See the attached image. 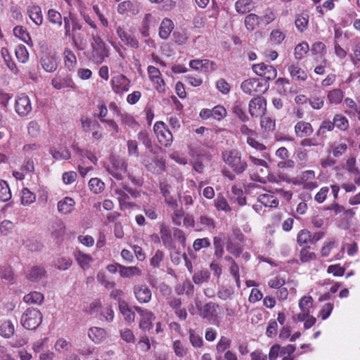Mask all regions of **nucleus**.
Wrapping results in <instances>:
<instances>
[{"label":"nucleus","mask_w":360,"mask_h":360,"mask_svg":"<svg viewBox=\"0 0 360 360\" xmlns=\"http://www.w3.org/2000/svg\"><path fill=\"white\" fill-rule=\"evenodd\" d=\"M110 56V51L105 41L99 35L91 34V51L89 59L93 63L100 65Z\"/></svg>","instance_id":"1"},{"label":"nucleus","mask_w":360,"mask_h":360,"mask_svg":"<svg viewBox=\"0 0 360 360\" xmlns=\"http://www.w3.org/2000/svg\"><path fill=\"white\" fill-rule=\"evenodd\" d=\"M223 160L237 174H242L248 167L245 161L241 160L239 153L235 150L225 151L222 154Z\"/></svg>","instance_id":"2"},{"label":"nucleus","mask_w":360,"mask_h":360,"mask_svg":"<svg viewBox=\"0 0 360 360\" xmlns=\"http://www.w3.org/2000/svg\"><path fill=\"white\" fill-rule=\"evenodd\" d=\"M42 321V314L39 310L27 308L22 314L20 323L27 330L36 329Z\"/></svg>","instance_id":"3"},{"label":"nucleus","mask_w":360,"mask_h":360,"mask_svg":"<svg viewBox=\"0 0 360 360\" xmlns=\"http://www.w3.org/2000/svg\"><path fill=\"white\" fill-rule=\"evenodd\" d=\"M153 130L160 144L165 147L171 146L173 141V136L172 132L166 129L165 124L163 122H156L153 126Z\"/></svg>","instance_id":"4"},{"label":"nucleus","mask_w":360,"mask_h":360,"mask_svg":"<svg viewBox=\"0 0 360 360\" xmlns=\"http://www.w3.org/2000/svg\"><path fill=\"white\" fill-rule=\"evenodd\" d=\"M248 112L252 117H259L266 112V100L262 96L252 98L248 104Z\"/></svg>","instance_id":"5"},{"label":"nucleus","mask_w":360,"mask_h":360,"mask_svg":"<svg viewBox=\"0 0 360 360\" xmlns=\"http://www.w3.org/2000/svg\"><path fill=\"white\" fill-rule=\"evenodd\" d=\"M111 165L107 167V171L117 180H122L127 172V163L122 158H113Z\"/></svg>","instance_id":"6"},{"label":"nucleus","mask_w":360,"mask_h":360,"mask_svg":"<svg viewBox=\"0 0 360 360\" xmlns=\"http://www.w3.org/2000/svg\"><path fill=\"white\" fill-rule=\"evenodd\" d=\"M199 315L204 319L209 321H214L217 319L219 305L214 302H210L203 306L196 304Z\"/></svg>","instance_id":"7"},{"label":"nucleus","mask_w":360,"mask_h":360,"mask_svg":"<svg viewBox=\"0 0 360 360\" xmlns=\"http://www.w3.org/2000/svg\"><path fill=\"white\" fill-rule=\"evenodd\" d=\"M252 68L257 75L264 77L266 80H272L277 75V70L274 67L264 63L253 65Z\"/></svg>","instance_id":"8"},{"label":"nucleus","mask_w":360,"mask_h":360,"mask_svg":"<svg viewBox=\"0 0 360 360\" xmlns=\"http://www.w3.org/2000/svg\"><path fill=\"white\" fill-rule=\"evenodd\" d=\"M16 112L21 117L27 115L32 109L30 98L25 94H21L15 100V105Z\"/></svg>","instance_id":"9"},{"label":"nucleus","mask_w":360,"mask_h":360,"mask_svg":"<svg viewBox=\"0 0 360 360\" xmlns=\"http://www.w3.org/2000/svg\"><path fill=\"white\" fill-rule=\"evenodd\" d=\"M133 292L136 299L141 304L148 303L151 300V290L146 284L135 285L133 288Z\"/></svg>","instance_id":"10"},{"label":"nucleus","mask_w":360,"mask_h":360,"mask_svg":"<svg viewBox=\"0 0 360 360\" xmlns=\"http://www.w3.org/2000/svg\"><path fill=\"white\" fill-rule=\"evenodd\" d=\"M134 308L141 316L139 328L143 330H149L152 328V321L155 319L153 313L141 307L135 306Z\"/></svg>","instance_id":"11"},{"label":"nucleus","mask_w":360,"mask_h":360,"mask_svg":"<svg viewBox=\"0 0 360 360\" xmlns=\"http://www.w3.org/2000/svg\"><path fill=\"white\" fill-rule=\"evenodd\" d=\"M111 83L112 89L116 94H122L129 91L130 81L123 75L113 77Z\"/></svg>","instance_id":"12"},{"label":"nucleus","mask_w":360,"mask_h":360,"mask_svg":"<svg viewBox=\"0 0 360 360\" xmlns=\"http://www.w3.org/2000/svg\"><path fill=\"white\" fill-rule=\"evenodd\" d=\"M161 151H158L156 153H146V158L143 160L146 167H150L153 164L157 167L158 172H162L165 169V162L162 158L160 157L159 153Z\"/></svg>","instance_id":"13"},{"label":"nucleus","mask_w":360,"mask_h":360,"mask_svg":"<svg viewBox=\"0 0 360 360\" xmlns=\"http://www.w3.org/2000/svg\"><path fill=\"white\" fill-rule=\"evenodd\" d=\"M117 34L120 40L127 46L133 49H138L139 47V41L133 36L129 34L122 27H117L116 30Z\"/></svg>","instance_id":"14"},{"label":"nucleus","mask_w":360,"mask_h":360,"mask_svg":"<svg viewBox=\"0 0 360 360\" xmlns=\"http://www.w3.org/2000/svg\"><path fill=\"white\" fill-rule=\"evenodd\" d=\"M160 238L162 241L164 246L169 249L172 250L175 248L174 243L173 242L171 230L169 226L161 224L160 227Z\"/></svg>","instance_id":"15"},{"label":"nucleus","mask_w":360,"mask_h":360,"mask_svg":"<svg viewBox=\"0 0 360 360\" xmlns=\"http://www.w3.org/2000/svg\"><path fill=\"white\" fill-rule=\"evenodd\" d=\"M137 138L146 146L150 153H156L157 152L162 150V148L158 146L153 145L152 141L149 138V134L146 131H140L137 134Z\"/></svg>","instance_id":"16"},{"label":"nucleus","mask_w":360,"mask_h":360,"mask_svg":"<svg viewBox=\"0 0 360 360\" xmlns=\"http://www.w3.org/2000/svg\"><path fill=\"white\" fill-rule=\"evenodd\" d=\"M295 132L297 136L303 138L311 136L314 129L309 122L300 121L295 125Z\"/></svg>","instance_id":"17"},{"label":"nucleus","mask_w":360,"mask_h":360,"mask_svg":"<svg viewBox=\"0 0 360 360\" xmlns=\"http://www.w3.org/2000/svg\"><path fill=\"white\" fill-rule=\"evenodd\" d=\"M51 84L56 89L75 87L73 80L69 77L56 76L52 79Z\"/></svg>","instance_id":"18"},{"label":"nucleus","mask_w":360,"mask_h":360,"mask_svg":"<svg viewBox=\"0 0 360 360\" xmlns=\"http://www.w3.org/2000/svg\"><path fill=\"white\" fill-rule=\"evenodd\" d=\"M345 96L343 91L339 88L327 91V100L330 105H337L342 103Z\"/></svg>","instance_id":"19"},{"label":"nucleus","mask_w":360,"mask_h":360,"mask_svg":"<svg viewBox=\"0 0 360 360\" xmlns=\"http://www.w3.org/2000/svg\"><path fill=\"white\" fill-rule=\"evenodd\" d=\"M208 152V146L201 142L193 143L189 147V154L193 158L207 156Z\"/></svg>","instance_id":"20"},{"label":"nucleus","mask_w":360,"mask_h":360,"mask_svg":"<svg viewBox=\"0 0 360 360\" xmlns=\"http://www.w3.org/2000/svg\"><path fill=\"white\" fill-rule=\"evenodd\" d=\"M117 12L120 14H124L128 12L136 15L139 12V4L136 2L124 1L118 4Z\"/></svg>","instance_id":"21"},{"label":"nucleus","mask_w":360,"mask_h":360,"mask_svg":"<svg viewBox=\"0 0 360 360\" xmlns=\"http://www.w3.org/2000/svg\"><path fill=\"white\" fill-rule=\"evenodd\" d=\"M75 202L72 198L65 197L58 202V210L63 214H68L72 212Z\"/></svg>","instance_id":"22"},{"label":"nucleus","mask_w":360,"mask_h":360,"mask_svg":"<svg viewBox=\"0 0 360 360\" xmlns=\"http://www.w3.org/2000/svg\"><path fill=\"white\" fill-rule=\"evenodd\" d=\"M259 86V82L257 79H248L242 82L240 88L244 93L252 95L257 91Z\"/></svg>","instance_id":"23"},{"label":"nucleus","mask_w":360,"mask_h":360,"mask_svg":"<svg viewBox=\"0 0 360 360\" xmlns=\"http://www.w3.org/2000/svg\"><path fill=\"white\" fill-rule=\"evenodd\" d=\"M174 28L173 22L168 19L165 18L162 20L159 30V36L162 39H167L170 35Z\"/></svg>","instance_id":"24"},{"label":"nucleus","mask_w":360,"mask_h":360,"mask_svg":"<svg viewBox=\"0 0 360 360\" xmlns=\"http://www.w3.org/2000/svg\"><path fill=\"white\" fill-rule=\"evenodd\" d=\"M224 239L226 240V250L233 256L239 257L243 252V247L238 243L234 242L231 237H227V238Z\"/></svg>","instance_id":"25"},{"label":"nucleus","mask_w":360,"mask_h":360,"mask_svg":"<svg viewBox=\"0 0 360 360\" xmlns=\"http://www.w3.org/2000/svg\"><path fill=\"white\" fill-rule=\"evenodd\" d=\"M288 70L292 78L296 81H305L307 79V72L296 65H290Z\"/></svg>","instance_id":"26"},{"label":"nucleus","mask_w":360,"mask_h":360,"mask_svg":"<svg viewBox=\"0 0 360 360\" xmlns=\"http://www.w3.org/2000/svg\"><path fill=\"white\" fill-rule=\"evenodd\" d=\"M120 311L122 314L125 321L128 323H131L135 320V314L129 307L127 303L124 301H120Z\"/></svg>","instance_id":"27"},{"label":"nucleus","mask_w":360,"mask_h":360,"mask_svg":"<svg viewBox=\"0 0 360 360\" xmlns=\"http://www.w3.org/2000/svg\"><path fill=\"white\" fill-rule=\"evenodd\" d=\"M27 13L30 19L37 25H39L43 22V16L41 8L39 6H32L28 8Z\"/></svg>","instance_id":"28"},{"label":"nucleus","mask_w":360,"mask_h":360,"mask_svg":"<svg viewBox=\"0 0 360 360\" xmlns=\"http://www.w3.org/2000/svg\"><path fill=\"white\" fill-rule=\"evenodd\" d=\"M232 112L236 116L241 122H247L250 118L246 114L245 108L240 102H236L232 107Z\"/></svg>","instance_id":"29"},{"label":"nucleus","mask_w":360,"mask_h":360,"mask_svg":"<svg viewBox=\"0 0 360 360\" xmlns=\"http://www.w3.org/2000/svg\"><path fill=\"white\" fill-rule=\"evenodd\" d=\"M213 65H214V63L212 61H210L207 59L204 60H191L189 62V66L194 70H202V68H205V70H208L209 68L213 69Z\"/></svg>","instance_id":"30"},{"label":"nucleus","mask_w":360,"mask_h":360,"mask_svg":"<svg viewBox=\"0 0 360 360\" xmlns=\"http://www.w3.org/2000/svg\"><path fill=\"white\" fill-rule=\"evenodd\" d=\"M44 299V295L37 291L31 292L23 297L24 302L27 304L37 305H40L43 302Z\"/></svg>","instance_id":"31"},{"label":"nucleus","mask_w":360,"mask_h":360,"mask_svg":"<svg viewBox=\"0 0 360 360\" xmlns=\"http://www.w3.org/2000/svg\"><path fill=\"white\" fill-rule=\"evenodd\" d=\"M45 276V271L41 266H33L28 274L27 278L32 282H37L41 280Z\"/></svg>","instance_id":"32"},{"label":"nucleus","mask_w":360,"mask_h":360,"mask_svg":"<svg viewBox=\"0 0 360 360\" xmlns=\"http://www.w3.org/2000/svg\"><path fill=\"white\" fill-rule=\"evenodd\" d=\"M119 267L120 274L122 277L129 278L141 275V271L137 266H124L119 265Z\"/></svg>","instance_id":"33"},{"label":"nucleus","mask_w":360,"mask_h":360,"mask_svg":"<svg viewBox=\"0 0 360 360\" xmlns=\"http://www.w3.org/2000/svg\"><path fill=\"white\" fill-rule=\"evenodd\" d=\"M260 127L266 132L273 131L276 128V121L264 115L260 117Z\"/></svg>","instance_id":"34"},{"label":"nucleus","mask_w":360,"mask_h":360,"mask_svg":"<svg viewBox=\"0 0 360 360\" xmlns=\"http://www.w3.org/2000/svg\"><path fill=\"white\" fill-rule=\"evenodd\" d=\"M15 333V327L11 321H6L0 326V335L4 338H11Z\"/></svg>","instance_id":"35"},{"label":"nucleus","mask_w":360,"mask_h":360,"mask_svg":"<svg viewBox=\"0 0 360 360\" xmlns=\"http://www.w3.org/2000/svg\"><path fill=\"white\" fill-rule=\"evenodd\" d=\"M75 259L83 269H89L91 262L93 261L92 257L89 255L84 254L80 251L75 254Z\"/></svg>","instance_id":"36"},{"label":"nucleus","mask_w":360,"mask_h":360,"mask_svg":"<svg viewBox=\"0 0 360 360\" xmlns=\"http://www.w3.org/2000/svg\"><path fill=\"white\" fill-rule=\"evenodd\" d=\"M13 34L20 38L22 41L25 42L27 44L32 46V41L29 33L22 26H16L13 29Z\"/></svg>","instance_id":"37"},{"label":"nucleus","mask_w":360,"mask_h":360,"mask_svg":"<svg viewBox=\"0 0 360 360\" xmlns=\"http://www.w3.org/2000/svg\"><path fill=\"white\" fill-rule=\"evenodd\" d=\"M72 40L78 50L84 51L86 49L88 42L83 33H75L72 36Z\"/></svg>","instance_id":"38"},{"label":"nucleus","mask_w":360,"mask_h":360,"mask_svg":"<svg viewBox=\"0 0 360 360\" xmlns=\"http://www.w3.org/2000/svg\"><path fill=\"white\" fill-rule=\"evenodd\" d=\"M63 54L66 68L69 70H73L77 63V58L75 53L69 49H65Z\"/></svg>","instance_id":"39"},{"label":"nucleus","mask_w":360,"mask_h":360,"mask_svg":"<svg viewBox=\"0 0 360 360\" xmlns=\"http://www.w3.org/2000/svg\"><path fill=\"white\" fill-rule=\"evenodd\" d=\"M210 278V274L207 269H202L194 273L193 276V281L197 284L200 285L205 282H208Z\"/></svg>","instance_id":"40"},{"label":"nucleus","mask_w":360,"mask_h":360,"mask_svg":"<svg viewBox=\"0 0 360 360\" xmlns=\"http://www.w3.org/2000/svg\"><path fill=\"white\" fill-rule=\"evenodd\" d=\"M89 337L94 342H99L105 336V331L101 328H91L89 330Z\"/></svg>","instance_id":"41"},{"label":"nucleus","mask_w":360,"mask_h":360,"mask_svg":"<svg viewBox=\"0 0 360 360\" xmlns=\"http://www.w3.org/2000/svg\"><path fill=\"white\" fill-rule=\"evenodd\" d=\"M41 65L49 72H54L58 67L57 61L53 57L46 56L42 59Z\"/></svg>","instance_id":"42"},{"label":"nucleus","mask_w":360,"mask_h":360,"mask_svg":"<svg viewBox=\"0 0 360 360\" xmlns=\"http://www.w3.org/2000/svg\"><path fill=\"white\" fill-rule=\"evenodd\" d=\"M309 46L307 42H302L297 44L294 51L295 58L297 60H302L304 56L309 52Z\"/></svg>","instance_id":"43"},{"label":"nucleus","mask_w":360,"mask_h":360,"mask_svg":"<svg viewBox=\"0 0 360 360\" xmlns=\"http://www.w3.org/2000/svg\"><path fill=\"white\" fill-rule=\"evenodd\" d=\"M47 17L49 21L53 25L60 27L63 24V18L61 14L55 9L48 11Z\"/></svg>","instance_id":"44"},{"label":"nucleus","mask_w":360,"mask_h":360,"mask_svg":"<svg viewBox=\"0 0 360 360\" xmlns=\"http://www.w3.org/2000/svg\"><path fill=\"white\" fill-rule=\"evenodd\" d=\"M333 122L334 123V127H336L342 131L347 129L349 127L348 120L340 114H337L334 116Z\"/></svg>","instance_id":"45"},{"label":"nucleus","mask_w":360,"mask_h":360,"mask_svg":"<svg viewBox=\"0 0 360 360\" xmlns=\"http://www.w3.org/2000/svg\"><path fill=\"white\" fill-rule=\"evenodd\" d=\"M165 258V253L161 250H157L150 259V265L154 268H159Z\"/></svg>","instance_id":"46"},{"label":"nucleus","mask_w":360,"mask_h":360,"mask_svg":"<svg viewBox=\"0 0 360 360\" xmlns=\"http://www.w3.org/2000/svg\"><path fill=\"white\" fill-rule=\"evenodd\" d=\"M89 187L92 192L97 194L103 191L105 184L98 178H92L89 181Z\"/></svg>","instance_id":"47"},{"label":"nucleus","mask_w":360,"mask_h":360,"mask_svg":"<svg viewBox=\"0 0 360 360\" xmlns=\"http://www.w3.org/2000/svg\"><path fill=\"white\" fill-rule=\"evenodd\" d=\"M260 18L256 14H249L245 17V25L248 30H253L259 25Z\"/></svg>","instance_id":"48"},{"label":"nucleus","mask_w":360,"mask_h":360,"mask_svg":"<svg viewBox=\"0 0 360 360\" xmlns=\"http://www.w3.org/2000/svg\"><path fill=\"white\" fill-rule=\"evenodd\" d=\"M71 347V343L62 338L58 339L54 345V349L58 353L68 352Z\"/></svg>","instance_id":"49"},{"label":"nucleus","mask_w":360,"mask_h":360,"mask_svg":"<svg viewBox=\"0 0 360 360\" xmlns=\"http://www.w3.org/2000/svg\"><path fill=\"white\" fill-rule=\"evenodd\" d=\"M21 203L23 205H29L34 202L36 200V195L31 192L28 188H24L22 190Z\"/></svg>","instance_id":"50"},{"label":"nucleus","mask_w":360,"mask_h":360,"mask_svg":"<svg viewBox=\"0 0 360 360\" xmlns=\"http://www.w3.org/2000/svg\"><path fill=\"white\" fill-rule=\"evenodd\" d=\"M11 198V192L6 181L0 179V200L6 202Z\"/></svg>","instance_id":"51"},{"label":"nucleus","mask_w":360,"mask_h":360,"mask_svg":"<svg viewBox=\"0 0 360 360\" xmlns=\"http://www.w3.org/2000/svg\"><path fill=\"white\" fill-rule=\"evenodd\" d=\"M313 304V299L311 296H304L299 302V308L301 311L310 314V309Z\"/></svg>","instance_id":"52"},{"label":"nucleus","mask_w":360,"mask_h":360,"mask_svg":"<svg viewBox=\"0 0 360 360\" xmlns=\"http://www.w3.org/2000/svg\"><path fill=\"white\" fill-rule=\"evenodd\" d=\"M189 341L193 347L200 348L203 346L202 338L191 329L189 330Z\"/></svg>","instance_id":"53"},{"label":"nucleus","mask_w":360,"mask_h":360,"mask_svg":"<svg viewBox=\"0 0 360 360\" xmlns=\"http://www.w3.org/2000/svg\"><path fill=\"white\" fill-rule=\"evenodd\" d=\"M51 153L53 158L56 160H69L71 157L70 152L66 148H62L60 150L51 149Z\"/></svg>","instance_id":"54"},{"label":"nucleus","mask_w":360,"mask_h":360,"mask_svg":"<svg viewBox=\"0 0 360 360\" xmlns=\"http://www.w3.org/2000/svg\"><path fill=\"white\" fill-rule=\"evenodd\" d=\"M49 341V338L46 337L39 340H36L32 345V349L35 354L39 353V354L45 351V347Z\"/></svg>","instance_id":"55"},{"label":"nucleus","mask_w":360,"mask_h":360,"mask_svg":"<svg viewBox=\"0 0 360 360\" xmlns=\"http://www.w3.org/2000/svg\"><path fill=\"white\" fill-rule=\"evenodd\" d=\"M295 350V346L293 345H288L285 347H281V356L283 360H293L294 356L292 354Z\"/></svg>","instance_id":"56"},{"label":"nucleus","mask_w":360,"mask_h":360,"mask_svg":"<svg viewBox=\"0 0 360 360\" xmlns=\"http://www.w3.org/2000/svg\"><path fill=\"white\" fill-rule=\"evenodd\" d=\"M311 233L307 229L301 230L297 234V242L300 245L311 243Z\"/></svg>","instance_id":"57"},{"label":"nucleus","mask_w":360,"mask_h":360,"mask_svg":"<svg viewBox=\"0 0 360 360\" xmlns=\"http://www.w3.org/2000/svg\"><path fill=\"white\" fill-rule=\"evenodd\" d=\"M235 8L238 13L245 14L251 10L252 4L245 0H238L235 4Z\"/></svg>","instance_id":"58"},{"label":"nucleus","mask_w":360,"mask_h":360,"mask_svg":"<svg viewBox=\"0 0 360 360\" xmlns=\"http://www.w3.org/2000/svg\"><path fill=\"white\" fill-rule=\"evenodd\" d=\"M15 56L18 61L25 63L29 58V53L26 47L23 45H20L15 49Z\"/></svg>","instance_id":"59"},{"label":"nucleus","mask_w":360,"mask_h":360,"mask_svg":"<svg viewBox=\"0 0 360 360\" xmlns=\"http://www.w3.org/2000/svg\"><path fill=\"white\" fill-rule=\"evenodd\" d=\"M173 349L176 356L179 357L185 356L188 351L187 347L180 340H178L173 342Z\"/></svg>","instance_id":"60"},{"label":"nucleus","mask_w":360,"mask_h":360,"mask_svg":"<svg viewBox=\"0 0 360 360\" xmlns=\"http://www.w3.org/2000/svg\"><path fill=\"white\" fill-rule=\"evenodd\" d=\"M259 202L264 204L266 207H275L278 205V200L274 196L264 194L259 197Z\"/></svg>","instance_id":"61"},{"label":"nucleus","mask_w":360,"mask_h":360,"mask_svg":"<svg viewBox=\"0 0 360 360\" xmlns=\"http://www.w3.org/2000/svg\"><path fill=\"white\" fill-rule=\"evenodd\" d=\"M214 205L217 210H221L226 212L231 210V207L228 204L226 200L221 195H218L215 199Z\"/></svg>","instance_id":"62"},{"label":"nucleus","mask_w":360,"mask_h":360,"mask_svg":"<svg viewBox=\"0 0 360 360\" xmlns=\"http://www.w3.org/2000/svg\"><path fill=\"white\" fill-rule=\"evenodd\" d=\"M333 121L324 120L321 122L316 135L317 136H323L327 131H331L334 129Z\"/></svg>","instance_id":"63"},{"label":"nucleus","mask_w":360,"mask_h":360,"mask_svg":"<svg viewBox=\"0 0 360 360\" xmlns=\"http://www.w3.org/2000/svg\"><path fill=\"white\" fill-rule=\"evenodd\" d=\"M231 346V340L225 336H221L216 346L218 353H223Z\"/></svg>","instance_id":"64"}]
</instances>
